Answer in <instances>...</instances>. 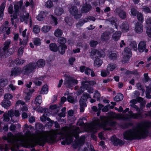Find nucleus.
Listing matches in <instances>:
<instances>
[{"label": "nucleus", "instance_id": "09e8293b", "mask_svg": "<svg viewBox=\"0 0 151 151\" xmlns=\"http://www.w3.org/2000/svg\"><path fill=\"white\" fill-rule=\"evenodd\" d=\"M136 86L138 89L142 91L143 93H144L145 90L143 89V87L140 83H137L136 85Z\"/></svg>", "mask_w": 151, "mask_h": 151}, {"label": "nucleus", "instance_id": "a19ab883", "mask_svg": "<svg viewBox=\"0 0 151 151\" xmlns=\"http://www.w3.org/2000/svg\"><path fill=\"white\" fill-rule=\"evenodd\" d=\"M42 102V97L39 95L37 96L36 98L35 101V103L36 105L38 106L40 105Z\"/></svg>", "mask_w": 151, "mask_h": 151}, {"label": "nucleus", "instance_id": "4c0bfd02", "mask_svg": "<svg viewBox=\"0 0 151 151\" xmlns=\"http://www.w3.org/2000/svg\"><path fill=\"white\" fill-rule=\"evenodd\" d=\"M48 88L47 85H44L42 88L40 93L42 94H46L48 92Z\"/></svg>", "mask_w": 151, "mask_h": 151}, {"label": "nucleus", "instance_id": "7c9ffc66", "mask_svg": "<svg viewBox=\"0 0 151 151\" xmlns=\"http://www.w3.org/2000/svg\"><path fill=\"white\" fill-rule=\"evenodd\" d=\"M51 26L48 25H44L41 29V31L43 33H47L51 29Z\"/></svg>", "mask_w": 151, "mask_h": 151}, {"label": "nucleus", "instance_id": "de8ad7c7", "mask_svg": "<svg viewBox=\"0 0 151 151\" xmlns=\"http://www.w3.org/2000/svg\"><path fill=\"white\" fill-rule=\"evenodd\" d=\"M35 127L37 129H42L44 128L43 125L42 124L39 123H37L35 124Z\"/></svg>", "mask_w": 151, "mask_h": 151}, {"label": "nucleus", "instance_id": "69168bd1", "mask_svg": "<svg viewBox=\"0 0 151 151\" xmlns=\"http://www.w3.org/2000/svg\"><path fill=\"white\" fill-rule=\"evenodd\" d=\"M119 15L122 18H125L126 17V13L125 12L123 11H121L119 14Z\"/></svg>", "mask_w": 151, "mask_h": 151}, {"label": "nucleus", "instance_id": "e2e57ef3", "mask_svg": "<svg viewBox=\"0 0 151 151\" xmlns=\"http://www.w3.org/2000/svg\"><path fill=\"white\" fill-rule=\"evenodd\" d=\"M46 6L48 8L51 7L53 6V4L50 1H48L45 3Z\"/></svg>", "mask_w": 151, "mask_h": 151}, {"label": "nucleus", "instance_id": "680f3d73", "mask_svg": "<svg viewBox=\"0 0 151 151\" xmlns=\"http://www.w3.org/2000/svg\"><path fill=\"white\" fill-rule=\"evenodd\" d=\"M13 96L10 93H6L4 95V98L6 99L9 100L12 99Z\"/></svg>", "mask_w": 151, "mask_h": 151}, {"label": "nucleus", "instance_id": "f257e3e1", "mask_svg": "<svg viewBox=\"0 0 151 151\" xmlns=\"http://www.w3.org/2000/svg\"><path fill=\"white\" fill-rule=\"evenodd\" d=\"M58 135L61 137L60 139L65 138V140L62 142V145L69 144L73 141L69 129L66 127H63L61 129L40 131L36 134L27 130L24 135L19 134L14 135L9 132L5 139L10 143L12 151H20L18 150L20 146L28 147H33L36 144L43 146L46 142L52 143L55 141Z\"/></svg>", "mask_w": 151, "mask_h": 151}, {"label": "nucleus", "instance_id": "4468645a", "mask_svg": "<svg viewBox=\"0 0 151 151\" xmlns=\"http://www.w3.org/2000/svg\"><path fill=\"white\" fill-rule=\"evenodd\" d=\"M146 44L145 42L143 41L141 42L138 45V49L140 52H142L145 50V52H147L148 50L147 49H145Z\"/></svg>", "mask_w": 151, "mask_h": 151}, {"label": "nucleus", "instance_id": "774afa93", "mask_svg": "<svg viewBox=\"0 0 151 151\" xmlns=\"http://www.w3.org/2000/svg\"><path fill=\"white\" fill-rule=\"evenodd\" d=\"M65 21L66 22L69 26H71L72 25L73 23L72 21L68 17H66L65 18Z\"/></svg>", "mask_w": 151, "mask_h": 151}, {"label": "nucleus", "instance_id": "7ed1b4c3", "mask_svg": "<svg viewBox=\"0 0 151 151\" xmlns=\"http://www.w3.org/2000/svg\"><path fill=\"white\" fill-rule=\"evenodd\" d=\"M149 127V124L148 123H140L136 127L125 131L123 133V138L129 140L145 138L148 135Z\"/></svg>", "mask_w": 151, "mask_h": 151}, {"label": "nucleus", "instance_id": "0eeeda50", "mask_svg": "<svg viewBox=\"0 0 151 151\" xmlns=\"http://www.w3.org/2000/svg\"><path fill=\"white\" fill-rule=\"evenodd\" d=\"M86 90H87V92L89 93H92L94 91L93 88L90 87V86H88L87 84H84V81H82L81 86L80 88L77 91L76 94L77 95H80Z\"/></svg>", "mask_w": 151, "mask_h": 151}, {"label": "nucleus", "instance_id": "f03ea898", "mask_svg": "<svg viewBox=\"0 0 151 151\" xmlns=\"http://www.w3.org/2000/svg\"><path fill=\"white\" fill-rule=\"evenodd\" d=\"M128 108L126 109L123 111V113H125L128 111V114L126 115L121 114H116L111 112L108 113V117L104 116H101V120L97 118L93 119L92 123L85 124L82 122L83 119H85L84 117L80 119L77 122V125L81 127V130H80L78 127L69 130L73 138L74 137L76 138L78 137V134L83 131H89L94 132L100 127H102L105 130H109L111 128L109 126H113L115 124L114 122L111 121L113 119H118L128 120L131 118L138 119L142 117L141 113H133L132 111H129Z\"/></svg>", "mask_w": 151, "mask_h": 151}, {"label": "nucleus", "instance_id": "4be33fe9", "mask_svg": "<svg viewBox=\"0 0 151 151\" xmlns=\"http://www.w3.org/2000/svg\"><path fill=\"white\" fill-rule=\"evenodd\" d=\"M12 105L10 101L6 100H3L1 103V105L4 108L8 109Z\"/></svg>", "mask_w": 151, "mask_h": 151}, {"label": "nucleus", "instance_id": "052dcab7", "mask_svg": "<svg viewBox=\"0 0 151 151\" xmlns=\"http://www.w3.org/2000/svg\"><path fill=\"white\" fill-rule=\"evenodd\" d=\"M138 19L139 21L142 22L144 21L142 14L141 13H138L137 15Z\"/></svg>", "mask_w": 151, "mask_h": 151}, {"label": "nucleus", "instance_id": "13d9d810", "mask_svg": "<svg viewBox=\"0 0 151 151\" xmlns=\"http://www.w3.org/2000/svg\"><path fill=\"white\" fill-rule=\"evenodd\" d=\"M130 45L131 47L136 51L137 50V44L135 42H133L131 43Z\"/></svg>", "mask_w": 151, "mask_h": 151}, {"label": "nucleus", "instance_id": "603ef678", "mask_svg": "<svg viewBox=\"0 0 151 151\" xmlns=\"http://www.w3.org/2000/svg\"><path fill=\"white\" fill-rule=\"evenodd\" d=\"M58 42L61 44L64 45L66 42V40L63 37H60L58 38Z\"/></svg>", "mask_w": 151, "mask_h": 151}, {"label": "nucleus", "instance_id": "b1692460", "mask_svg": "<svg viewBox=\"0 0 151 151\" xmlns=\"http://www.w3.org/2000/svg\"><path fill=\"white\" fill-rule=\"evenodd\" d=\"M121 35V33L120 32H116L113 34L112 39L113 40L117 41L120 39Z\"/></svg>", "mask_w": 151, "mask_h": 151}, {"label": "nucleus", "instance_id": "a878e982", "mask_svg": "<svg viewBox=\"0 0 151 151\" xmlns=\"http://www.w3.org/2000/svg\"><path fill=\"white\" fill-rule=\"evenodd\" d=\"M5 6V3L3 2L0 7V20H1L3 18V11Z\"/></svg>", "mask_w": 151, "mask_h": 151}, {"label": "nucleus", "instance_id": "c03bdc74", "mask_svg": "<svg viewBox=\"0 0 151 151\" xmlns=\"http://www.w3.org/2000/svg\"><path fill=\"white\" fill-rule=\"evenodd\" d=\"M7 84V80L5 79H0V87H3Z\"/></svg>", "mask_w": 151, "mask_h": 151}, {"label": "nucleus", "instance_id": "393cba45", "mask_svg": "<svg viewBox=\"0 0 151 151\" xmlns=\"http://www.w3.org/2000/svg\"><path fill=\"white\" fill-rule=\"evenodd\" d=\"M47 14L46 12H40L37 17V18L39 21L42 20Z\"/></svg>", "mask_w": 151, "mask_h": 151}, {"label": "nucleus", "instance_id": "8fccbe9b", "mask_svg": "<svg viewBox=\"0 0 151 151\" xmlns=\"http://www.w3.org/2000/svg\"><path fill=\"white\" fill-rule=\"evenodd\" d=\"M33 32L35 34H38L40 32V28L38 26L35 25L33 28Z\"/></svg>", "mask_w": 151, "mask_h": 151}, {"label": "nucleus", "instance_id": "2f4dec72", "mask_svg": "<svg viewBox=\"0 0 151 151\" xmlns=\"http://www.w3.org/2000/svg\"><path fill=\"white\" fill-rule=\"evenodd\" d=\"M47 114L46 113H45L43 115L40 117V119L42 122L45 121L46 120H47L49 121L51 124L53 123V122L50 119L48 118L47 116Z\"/></svg>", "mask_w": 151, "mask_h": 151}, {"label": "nucleus", "instance_id": "72a5a7b5", "mask_svg": "<svg viewBox=\"0 0 151 151\" xmlns=\"http://www.w3.org/2000/svg\"><path fill=\"white\" fill-rule=\"evenodd\" d=\"M116 67V65L115 64L110 63L109 64L106 68L107 70L112 71L115 69Z\"/></svg>", "mask_w": 151, "mask_h": 151}, {"label": "nucleus", "instance_id": "a18cd8bd", "mask_svg": "<svg viewBox=\"0 0 151 151\" xmlns=\"http://www.w3.org/2000/svg\"><path fill=\"white\" fill-rule=\"evenodd\" d=\"M24 60L22 59L17 58L15 61L16 64L17 65H19L23 64L24 62Z\"/></svg>", "mask_w": 151, "mask_h": 151}, {"label": "nucleus", "instance_id": "79ce46f5", "mask_svg": "<svg viewBox=\"0 0 151 151\" xmlns=\"http://www.w3.org/2000/svg\"><path fill=\"white\" fill-rule=\"evenodd\" d=\"M123 96L122 94L121 93H118L114 98V100L116 101H119L122 100L123 99Z\"/></svg>", "mask_w": 151, "mask_h": 151}, {"label": "nucleus", "instance_id": "338daca9", "mask_svg": "<svg viewBox=\"0 0 151 151\" xmlns=\"http://www.w3.org/2000/svg\"><path fill=\"white\" fill-rule=\"evenodd\" d=\"M7 88L8 89H10L12 91L15 90L17 88V87L12 84H10L7 87Z\"/></svg>", "mask_w": 151, "mask_h": 151}, {"label": "nucleus", "instance_id": "c756f323", "mask_svg": "<svg viewBox=\"0 0 151 151\" xmlns=\"http://www.w3.org/2000/svg\"><path fill=\"white\" fill-rule=\"evenodd\" d=\"M10 54V53H8L7 50L6 51V50L4 48L0 49V58L4 57L6 55H9Z\"/></svg>", "mask_w": 151, "mask_h": 151}, {"label": "nucleus", "instance_id": "864d4df0", "mask_svg": "<svg viewBox=\"0 0 151 151\" xmlns=\"http://www.w3.org/2000/svg\"><path fill=\"white\" fill-rule=\"evenodd\" d=\"M110 73L109 71L102 70L101 71V75L103 77H105L108 75Z\"/></svg>", "mask_w": 151, "mask_h": 151}, {"label": "nucleus", "instance_id": "37998d69", "mask_svg": "<svg viewBox=\"0 0 151 151\" xmlns=\"http://www.w3.org/2000/svg\"><path fill=\"white\" fill-rule=\"evenodd\" d=\"M33 42L34 45H35L39 46L41 44V40L39 38L37 37L34 38Z\"/></svg>", "mask_w": 151, "mask_h": 151}, {"label": "nucleus", "instance_id": "f3484780", "mask_svg": "<svg viewBox=\"0 0 151 151\" xmlns=\"http://www.w3.org/2000/svg\"><path fill=\"white\" fill-rule=\"evenodd\" d=\"M134 30L137 33H142L143 31V27L142 24L139 22L137 23L135 26Z\"/></svg>", "mask_w": 151, "mask_h": 151}, {"label": "nucleus", "instance_id": "3c124183", "mask_svg": "<svg viewBox=\"0 0 151 151\" xmlns=\"http://www.w3.org/2000/svg\"><path fill=\"white\" fill-rule=\"evenodd\" d=\"M101 95L100 93L97 91H96L93 94V97L99 100L100 98Z\"/></svg>", "mask_w": 151, "mask_h": 151}, {"label": "nucleus", "instance_id": "20e7f679", "mask_svg": "<svg viewBox=\"0 0 151 151\" xmlns=\"http://www.w3.org/2000/svg\"><path fill=\"white\" fill-rule=\"evenodd\" d=\"M35 67L34 64H28L24 67L22 70L19 67L14 68L11 71V76H17L21 73L27 75L32 72V70Z\"/></svg>", "mask_w": 151, "mask_h": 151}, {"label": "nucleus", "instance_id": "ea45409f", "mask_svg": "<svg viewBox=\"0 0 151 151\" xmlns=\"http://www.w3.org/2000/svg\"><path fill=\"white\" fill-rule=\"evenodd\" d=\"M82 81H84V84H87L88 86L93 85L96 84V82L94 81H89L87 78L83 79Z\"/></svg>", "mask_w": 151, "mask_h": 151}, {"label": "nucleus", "instance_id": "9b49d317", "mask_svg": "<svg viewBox=\"0 0 151 151\" xmlns=\"http://www.w3.org/2000/svg\"><path fill=\"white\" fill-rule=\"evenodd\" d=\"M69 11L70 14L74 16L76 19L79 18L81 16V14L79 13L76 6H72L70 9Z\"/></svg>", "mask_w": 151, "mask_h": 151}, {"label": "nucleus", "instance_id": "49530a36", "mask_svg": "<svg viewBox=\"0 0 151 151\" xmlns=\"http://www.w3.org/2000/svg\"><path fill=\"white\" fill-rule=\"evenodd\" d=\"M20 110L21 112H28V108L27 105L20 106Z\"/></svg>", "mask_w": 151, "mask_h": 151}, {"label": "nucleus", "instance_id": "1a4fd4ad", "mask_svg": "<svg viewBox=\"0 0 151 151\" xmlns=\"http://www.w3.org/2000/svg\"><path fill=\"white\" fill-rule=\"evenodd\" d=\"M8 114L11 117L12 121L13 122H17L18 117L20 115L19 112L18 110H15L14 113L13 110L8 111Z\"/></svg>", "mask_w": 151, "mask_h": 151}, {"label": "nucleus", "instance_id": "cd10ccee", "mask_svg": "<svg viewBox=\"0 0 151 151\" xmlns=\"http://www.w3.org/2000/svg\"><path fill=\"white\" fill-rule=\"evenodd\" d=\"M67 48L66 46L65 45H60L58 47L59 51L61 54H63L65 53Z\"/></svg>", "mask_w": 151, "mask_h": 151}, {"label": "nucleus", "instance_id": "4d7b16f0", "mask_svg": "<svg viewBox=\"0 0 151 151\" xmlns=\"http://www.w3.org/2000/svg\"><path fill=\"white\" fill-rule=\"evenodd\" d=\"M24 47H20L18 51V56L21 57L23 53Z\"/></svg>", "mask_w": 151, "mask_h": 151}, {"label": "nucleus", "instance_id": "ddd939ff", "mask_svg": "<svg viewBox=\"0 0 151 151\" xmlns=\"http://www.w3.org/2000/svg\"><path fill=\"white\" fill-rule=\"evenodd\" d=\"M80 70L81 72L85 71V73L87 75H89L91 73V75L92 77L94 76L95 75L94 72L91 69L85 66H82L80 67Z\"/></svg>", "mask_w": 151, "mask_h": 151}, {"label": "nucleus", "instance_id": "6e6d98bb", "mask_svg": "<svg viewBox=\"0 0 151 151\" xmlns=\"http://www.w3.org/2000/svg\"><path fill=\"white\" fill-rule=\"evenodd\" d=\"M67 99L69 102L72 103H75L76 101V99H74L70 95H69L68 96Z\"/></svg>", "mask_w": 151, "mask_h": 151}, {"label": "nucleus", "instance_id": "f704fd0d", "mask_svg": "<svg viewBox=\"0 0 151 151\" xmlns=\"http://www.w3.org/2000/svg\"><path fill=\"white\" fill-rule=\"evenodd\" d=\"M50 49L52 51L55 52L58 50V47L55 43H51L49 45Z\"/></svg>", "mask_w": 151, "mask_h": 151}, {"label": "nucleus", "instance_id": "6ab92c4d", "mask_svg": "<svg viewBox=\"0 0 151 151\" xmlns=\"http://www.w3.org/2000/svg\"><path fill=\"white\" fill-rule=\"evenodd\" d=\"M111 140L114 144L115 145H122L124 144L123 142L118 139L115 136H113L111 137Z\"/></svg>", "mask_w": 151, "mask_h": 151}, {"label": "nucleus", "instance_id": "bf43d9fd", "mask_svg": "<svg viewBox=\"0 0 151 151\" xmlns=\"http://www.w3.org/2000/svg\"><path fill=\"white\" fill-rule=\"evenodd\" d=\"M131 14H130L133 16H135L138 14L137 11L134 8H132L131 9Z\"/></svg>", "mask_w": 151, "mask_h": 151}, {"label": "nucleus", "instance_id": "58836bf2", "mask_svg": "<svg viewBox=\"0 0 151 151\" xmlns=\"http://www.w3.org/2000/svg\"><path fill=\"white\" fill-rule=\"evenodd\" d=\"M11 41L10 40H7L5 42L4 44V47L3 48L4 49L7 50L8 51V48L9 47Z\"/></svg>", "mask_w": 151, "mask_h": 151}, {"label": "nucleus", "instance_id": "5701e85b", "mask_svg": "<svg viewBox=\"0 0 151 151\" xmlns=\"http://www.w3.org/2000/svg\"><path fill=\"white\" fill-rule=\"evenodd\" d=\"M91 8V7L90 5L86 4L83 5L81 9V11L83 13H86L90 10Z\"/></svg>", "mask_w": 151, "mask_h": 151}, {"label": "nucleus", "instance_id": "e433bc0d", "mask_svg": "<svg viewBox=\"0 0 151 151\" xmlns=\"http://www.w3.org/2000/svg\"><path fill=\"white\" fill-rule=\"evenodd\" d=\"M49 17L51 19V24L52 25H56L58 24L57 18L52 15H50Z\"/></svg>", "mask_w": 151, "mask_h": 151}, {"label": "nucleus", "instance_id": "bb28decb", "mask_svg": "<svg viewBox=\"0 0 151 151\" xmlns=\"http://www.w3.org/2000/svg\"><path fill=\"white\" fill-rule=\"evenodd\" d=\"M102 63V60L97 58L95 59L94 61V65L95 67H99L101 66Z\"/></svg>", "mask_w": 151, "mask_h": 151}, {"label": "nucleus", "instance_id": "5fc2aeb1", "mask_svg": "<svg viewBox=\"0 0 151 151\" xmlns=\"http://www.w3.org/2000/svg\"><path fill=\"white\" fill-rule=\"evenodd\" d=\"M108 56L109 58L112 60H114L116 57V55L115 53L111 52H110L109 53Z\"/></svg>", "mask_w": 151, "mask_h": 151}, {"label": "nucleus", "instance_id": "39448f33", "mask_svg": "<svg viewBox=\"0 0 151 151\" xmlns=\"http://www.w3.org/2000/svg\"><path fill=\"white\" fill-rule=\"evenodd\" d=\"M22 5L23 2L22 1H20L19 2L16 3L14 5V9L15 13L13 15H11V16L12 17L11 20L12 24L14 25V26L15 28H16L17 26L16 24H14V23L17 21V12L19 9L22 10L24 9V7L22 6Z\"/></svg>", "mask_w": 151, "mask_h": 151}, {"label": "nucleus", "instance_id": "9d476101", "mask_svg": "<svg viewBox=\"0 0 151 151\" xmlns=\"http://www.w3.org/2000/svg\"><path fill=\"white\" fill-rule=\"evenodd\" d=\"M122 54L124 56L123 61L124 63L128 61L131 55L130 49L127 47L125 48Z\"/></svg>", "mask_w": 151, "mask_h": 151}, {"label": "nucleus", "instance_id": "a211bd4d", "mask_svg": "<svg viewBox=\"0 0 151 151\" xmlns=\"http://www.w3.org/2000/svg\"><path fill=\"white\" fill-rule=\"evenodd\" d=\"M120 27L122 31L124 32H127L129 29V24L127 22L122 23Z\"/></svg>", "mask_w": 151, "mask_h": 151}, {"label": "nucleus", "instance_id": "423d86ee", "mask_svg": "<svg viewBox=\"0 0 151 151\" xmlns=\"http://www.w3.org/2000/svg\"><path fill=\"white\" fill-rule=\"evenodd\" d=\"M91 96L87 93H84L80 100V110L81 112L84 110V108L86 106V100L88 98H91Z\"/></svg>", "mask_w": 151, "mask_h": 151}, {"label": "nucleus", "instance_id": "473e14b6", "mask_svg": "<svg viewBox=\"0 0 151 151\" xmlns=\"http://www.w3.org/2000/svg\"><path fill=\"white\" fill-rule=\"evenodd\" d=\"M44 79V77H40L38 78L35 79L34 81L35 83L38 86L41 85L42 81Z\"/></svg>", "mask_w": 151, "mask_h": 151}, {"label": "nucleus", "instance_id": "c9c22d12", "mask_svg": "<svg viewBox=\"0 0 151 151\" xmlns=\"http://www.w3.org/2000/svg\"><path fill=\"white\" fill-rule=\"evenodd\" d=\"M63 34V31L60 29H58L54 32V35L57 37H59L61 36Z\"/></svg>", "mask_w": 151, "mask_h": 151}, {"label": "nucleus", "instance_id": "0e129e2a", "mask_svg": "<svg viewBox=\"0 0 151 151\" xmlns=\"http://www.w3.org/2000/svg\"><path fill=\"white\" fill-rule=\"evenodd\" d=\"M25 103L24 101L22 100H19L16 102L15 106H17L21 105L22 106L23 105H25Z\"/></svg>", "mask_w": 151, "mask_h": 151}, {"label": "nucleus", "instance_id": "412c9836", "mask_svg": "<svg viewBox=\"0 0 151 151\" xmlns=\"http://www.w3.org/2000/svg\"><path fill=\"white\" fill-rule=\"evenodd\" d=\"M64 11L63 9L60 7L58 6L55 8L54 13L55 15L57 16H60L63 14Z\"/></svg>", "mask_w": 151, "mask_h": 151}, {"label": "nucleus", "instance_id": "f8f14e48", "mask_svg": "<svg viewBox=\"0 0 151 151\" xmlns=\"http://www.w3.org/2000/svg\"><path fill=\"white\" fill-rule=\"evenodd\" d=\"M90 55L92 58L94 56L95 57H104L105 56V54L101 50L99 52L97 50L93 49L91 52Z\"/></svg>", "mask_w": 151, "mask_h": 151}, {"label": "nucleus", "instance_id": "dca6fc26", "mask_svg": "<svg viewBox=\"0 0 151 151\" xmlns=\"http://www.w3.org/2000/svg\"><path fill=\"white\" fill-rule=\"evenodd\" d=\"M45 64V61L44 60L42 59H40L38 60L36 63H30L29 64H34V66H35V67L34 68H33L32 71L33 70L36 68V66H37L38 67L41 68L43 67Z\"/></svg>", "mask_w": 151, "mask_h": 151}, {"label": "nucleus", "instance_id": "c85d7f7f", "mask_svg": "<svg viewBox=\"0 0 151 151\" xmlns=\"http://www.w3.org/2000/svg\"><path fill=\"white\" fill-rule=\"evenodd\" d=\"M8 22L7 21L5 22L3 25L0 28V34L3 33L5 31L6 29L8 28Z\"/></svg>", "mask_w": 151, "mask_h": 151}, {"label": "nucleus", "instance_id": "2eb2a0df", "mask_svg": "<svg viewBox=\"0 0 151 151\" xmlns=\"http://www.w3.org/2000/svg\"><path fill=\"white\" fill-rule=\"evenodd\" d=\"M85 137L83 136L80 137L77 142H75L73 144L74 147L76 148L78 146L83 145L84 142Z\"/></svg>", "mask_w": 151, "mask_h": 151}, {"label": "nucleus", "instance_id": "6e6552de", "mask_svg": "<svg viewBox=\"0 0 151 151\" xmlns=\"http://www.w3.org/2000/svg\"><path fill=\"white\" fill-rule=\"evenodd\" d=\"M77 81L69 76H67L64 80V84L67 87L70 88L77 84Z\"/></svg>", "mask_w": 151, "mask_h": 151}, {"label": "nucleus", "instance_id": "aec40b11", "mask_svg": "<svg viewBox=\"0 0 151 151\" xmlns=\"http://www.w3.org/2000/svg\"><path fill=\"white\" fill-rule=\"evenodd\" d=\"M111 33L106 32L101 35V39L103 41L108 40L110 38Z\"/></svg>", "mask_w": 151, "mask_h": 151}]
</instances>
